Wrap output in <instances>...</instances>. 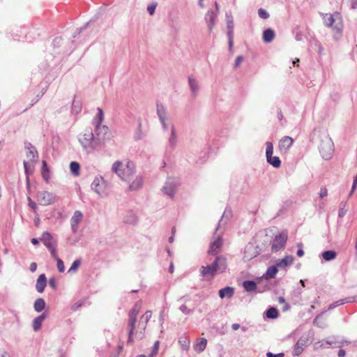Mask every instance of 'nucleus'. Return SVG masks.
Instances as JSON below:
<instances>
[{
	"mask_svg": "<svg viewBox=\"0 0 357 357\" xmlns=\"http://www.w3.org/2000/svg\"><path fill=\"white\" fill-rule=\"evenodd\" d=\"M321 15L322 16L324 25L332 29L334 38H340L343 29V23L340 14L335 12L333 14L321 13Z\"/></svg>",
	"mask_w": 357,
	"mask_h": 357,
	"instance_id": "nucleus-1",
	"label": "nucleus"
},
{
	"mask_svg": "<svg viewBox=\"0 0 357 357\" xmlns=\"http://www.w3.org/2000/svg\"><path fill=\"white\" fill-rule=\"evenodd\" d=\"M227 269L226 259L223 256H217L211 264L202 266L201 273L204 276L213 278L217 273H223Z\"/></svg>",
	"mask_w": 357,
	"mask_h": 357,
	"instance_id": "nucleus-2",
	"label": "nucleus"
},
{
	"mask_svg": "<svg viewBox=\"0 0 357 357\" xmlns=\"http://www.w3.org/2000/svg\"><path fill=\"white\" fill-rule=\"evenodd\" d=\"M112 170L122 180L129 181L135 172V165L132 162L128 161L123 167L122 162L118 160L112 165Z\"/></svg>",
	"mask_w": 357,
	"mask_h": 357,
	"instance_id": "nucleus-3",
	"label": "nucleus"
},
{
	"mask_svg": "<svg viewBox=\"0 0 357 357\" xmlns=\"http://www.w3.org/2000/svg\"><path fill=\"white\" fill-rule=\"evenodd\" d=\"M78 141L87 153H91L98 147L91 129H86L82 133L79 134Z\"/></svg>",
	"mask_w": 357,
	"mask_h": 357,
	"instance_id": "nucleus-4",
	"label": "nucleus"
},
{
	"mask_svg": "<svg viewBox=\"0 0 357 357\" xmlns=\"http://www.w3.org/2000/svg\"><path fill=\"white\" fill-rule=\"evenodd\" d=\"M319 149L324 159L328 160L331 158L334 151V146L332 139L328 135H324L321 137Z\"/></svg>",
	"mask_w": 357,
	"mask_h": 357,
	"instance_id": "nucleus-5",
	"label": "nucleus"
},
{
	"mask_svg": "<svg viewBox=\"0 0 357 357\" xmlns=\"http://www.w3.org/2000/svg\"><path fill=\"white\" fill-rule=\"evenodd\" d=\"M91 189L102 197L107 195V183L100 176L94 178L91 183Z\"/></svg>",
	"mask_w": 357,
	"mask_h": 357,
	"instance_id": "nucleus-6",
	"label": "nucleus"
},
{
	"mask_svg": "<svg viewBox=\"0 0 357 357\" xmlns=\"http://www.w3.org/2000/svg\"><path fill=\"white\" fill-rule=\"evenodd\" d=\"M95 127V139L99 146L109 138V128L102 125H96Z\"/></svg>",
	"mask_w": 357,
	"mask_h": 357,
	"instance_id": "nucleus-7",
	"label": "nucleus"
},
{
	"mask_svg": "<svg viewBox=\"0 0 357 357\" xmlns=\"http://www.w3.org/2000/svg\"><path fill=\"white\" fill-rule=\"evenodd\" d=\"M310 343L311 341L310 340L309 334H303L295 344L292 352L293 355L294 356H300L303 353L305 348L309 346Z\"/></svg>",
	"mask_w": 357,
	"mask_h": 357,
	"instance_id": "nucleus-8",
	"label": "nucleus"
},
{
	"mask_svg": "<svg viewBox=\"0 0 357 357\" xmlns=\"http://www.w3.org/2000/svg\"><path fill=\"white\" fill-rule=\"evenodd\" d=\"M57 197L55 194L47 191H40L37 193V201L40 205L47 206L56 202Z\"/></svg>",
	"mask_w": 357,
	"mask_h": 357,
	"instance_id": "nucleus-9",
	"label": "nucleus"
},
{
	"mask_svg": "<svg viewBox=\"0 0 357 357\" xmlns=\"http://www.w3.org/2000/svg\"><path fill=\"white\" fill-rule=\"evenodd\" d=\"M287 241V233L282 232L278 235H276L271 243V251L273 252H277L282 250L284 246Z\"/></svg>",
	"mask_w": 357,
	"mask_h": 357,
	"instance_id": "nucleus-10",
	"label": "nucleus"
},
{
	"mask_svg": "<svg viewBox=\"0 0 357 357\" xmlns=\"http://www.w3.org/2000/svg\"><path fill=\"white\" fill-rule=\"evenodd\" d=\"M178 184L177 179L169 178L163 186L162 190L164 193L172 197L174 195L175 190Z\"/></svg>",
	"mask_w": 357,
	"mask_h": 357,
	"instance_id": "nucleus-11",
	"label": "nucleus"
},
{
	"mask_svg": "<svg viewBox=\"0 0 357 357\" xmlns=\"http://www.w3.org/2000/svg\"><path fill=\"white\" fill-rule=\"evenodd\" d=\"M157 114L160 119V121L162 124V128L165 131L168 130V126L166 123V120L167 119V112L165 107L160 103H157L156 105Z\"/></svg>",
	"mask_w": 357,
	"mask_h": 357,
	"instance_id": "nucleus-12",
	"label": "nucleus"
},
{
	"mask_svg": "<svg viewBox=\"0 0 357 357\" xmlns=\"http://www.w3.org/2000/svg\"><path fill=\"white\" fill-rule=\"evenodd\" d=\"M26 158L29 162L33 163L38 160V154L34 146L30 142H25Z\"/></svg>",
	"mask_w": 357,
	"mask_h": 357,
	"instance_id": "nucleus-13",
	"label": "nucleus"
},
{
	"mask_svg": "<svg viewBox=\"0 0 357 357\" xmlns=\"http://www.w3.org/2000/svg\"><path fill=\"white\" fill-rule=\"evenodd\" d=\"M83 214L79 211H76L70 219V226L73 233H77L78 230V224L82 220Z\"/></svg>",
	"mask_w": 357,
	"mask_h": 357,
	"instance_id": "nucleus-14",
	"label": "nucleus"
},
{
	"mask_svg": "<svg viewBox=\"0 0 357 357\" xmlns=\"http://www.w3.org/2000/svg\"><path fill=\"white\" fill-rule=\"evenodd\" d=\"M40 241L44 243L47 249L56 246L57 241L54 239L52 234L48 231H44L40 237Z\"/></svg>",
	"mask_w": 357,
	"mask_h": 357,
	"instance_id": "nucleus-15",
	"label": "nucleus"
},
{
	"mask_svg": "<svg viewBox=\"0 0 357 357\" xmlns=\"http://www.w3.org/2000/svg\"><path fill=\"white\" fill-rule=\"evenodd\" d=\"M294 139L289 136L283 137L279 142L278 147L280 151L286 153L292 146Z\"/></svg>",
	"mask_w": 357,
	"mask_h": 357,
	"instance_id": "nucleus-16",
	"label": "nucleus"
},
{
	"mask_svg": "<svg viewBox=\"0 0 357 357\" xmlns=\"http://www.w3.org/2000/svg\"><path fill=\"white\" fill-rule=\"evenodd\" d=\"M217 13H215L213 10H209L206 13L204 20L207 24L209 31L211 32L215 24V19L217 17Z\"/></svg>",
	"mask_w": 357,
	"mask_h": 357,
	"instance_id": "nucleus-17",
	"label": "nucleus"
},
{
	"mask_svg": "<svg viewBox=\"0 0 357 357\" xmlns=\"http://www.w3.org/2000/svg\"><path fill=\"white\" fill-rule=\"evenodd\" d=\"M47 285V278L45 274H41L37 279L36 289L38 292L43 293Z\"/></svg>",
	"mask_w": 357,
	"mask_h": 357,
	"instance_id": "nucleus-18",
	"label": "nucleus"
},
{
	"mask_svg": "<svg viewBox=\"0 0 357 357\" xmlns=\"http://www.w3.org/2000/svg\"><path fill=\"white\" fill-rule=\"evenodd\" d=\"M294 262V257L291 255H287L283 259L276 261V265L279 268H284L287 266L291 265Z\"/></svg>",
	"mask_w": 357,
	"mask_h": 357,
	"instance_id": "nucleus-19",
	"label": "nucleus"
},
{
	"mask_svg": "<svg viewBox=\"0 0 357 357\" xmlns=\"http://www.w3.org/2000/svg\"><path fill=\"white\" fill-rule=\"evenodd\" d=\"M46 317V313L43 312L33 319L32 326L34 331H38L40 329L42 323L45 319Z\"/></svg>",
	"mask_w": 357,
	"mask_h": 357,
	"instance_id": "nucleus-20",
	"label": "nucleus"
},
{
	"mask_svg": "<svg viewBox=\"0 0 357 357\" xmlns=\"http://www.w3.org/2000/svg\"><path fill=\"white\" fill-rule=\"evenodd\" d=\"M219 296L221 298H230L234 294V288L231 287H226L219 290Z\"/></svg>",
	"mask_w": 357,
	"mask_h": 357,
	"instance_id": "nucleus-21",
	"label": "nucleus"
},
{
	"mask_svg": "<svg viewBox=\"0 0 357 357\" xmlns=\"http://www.w3.org/2000/svg\"><path fill=\"white\" fill-rule=\"evenodd\" d=\"M144 180L141 176H137L135 179L130 184L129 190L135 191L140 189L143 185Z\"/></svg>",
	"mask_w": 357,
	"mask_h": 357,
	"instance_id": "nucleus-22",
	"label": "nucleus"
},
{
	"mask_svg": "<svg viewBox=\"0 0 357 357\" xmlns=\"http://www.w3.org/2000/svg\"><path fill=\"white\" fill-rule=\"evenodd\" d=\"M188 82L192 96L196 97L199 89L197 81L192 76H190L188 77Z\"/></svg>",
	"mask_w": 357,
	"mask_h": 357,
	"instance_id": "nucleus-23",
	"label": "nucleus"
},
{
	"mask_svg": "<svg viewBox=\"0 0 357 357\" xmlns=\"http://www.w3.org/2000/svg\"><path fill=\"white\" fill-rule=\"evenodd\" d=\"M356 300H355V297H347V298H342V299H340L335 302H333V303H331L330 305H329V307L328 309L329 310H332L339 305H343V304H345V303H351V302H354Z\"/></svg>",
	"mask_w": 357,
	"mask_h": 357,
	"instance_id": "nucleus-24",
	"label": "nucleus"
},
{
	"mask_svg": "<svg viewBox=\"0 0 357 357\" xmlns=\"http://www.w3.org/2000/svg\"><path fill=\"white\" fill-rule=\"evenodd\" d=\"M206 344H207L206 339L202 337V338H200L199 340H198V341L194 344L193 347H194V349L197 353H201L204 351V349H206Z\"/></svg>",
	"mask_w": 357,
	"mask_h": 357,
	"instance_id": "nucleus-25",
	"label": "nucleus"
},
{
	"mask_svg": "<svg viewBox=\"0 0 357 357\" xmlns=\"http://www.w3.org/2000/svg\"><path fill=\"white\" fill-rule=\"evenodd\" d=\"M275 36V33L274 30L272 29H266L263 32V40L265 43H271L273 40Z\"/></svg>",
	"mask_w": 357,
	"mask_h": 357,
	"instance_id": "nucleus-26",
	"label": "nucleus"
},
{
	"mask_svg": "<svg viewBox=\"0 0 357 357\" xmlns=\"http://www.w3.org/2000/svg\"><path fill=\"white\" fill-rule=\"evenodd\" d=\"M222 240L221 237H218L215 241L211 243L208 253L209 254H215L217 252V250L220 248L222 245Z\"/></svg>",
	"mask_w": 357,
	"mask_h": 357,
	"instance_id": "nucleus-27",
	"label": "nucleus"
},
{
	"mask_svg": "<svg viewBox=\"0 0 357 357\" xmlns=\"http://www.w3.org/2000/svg\"><path fill=\"white\" fill-rule=\"evenodd\" d=\"M45 301L43 298H38L35 301L34 304H33V307L36 312H42L45 309Z\"/></svg>",
	"mask_w": 357,
	"mask_h": 357,
	"instance_id": "nucleus-28",
	"label": "nucleus"
},
{
	"mask_svg": "<svg viewBox=\"0 0 357 357\" xmlns=\"http://www.w3.org/2000/svg\"><path fill=\"white\" fill-rule=\"evenodd\" d=\"M243 286L246 291L252 292L257 289V284L252 280H245L243 283Z\"/></svg>",
	"mask_w": 357,
	"mask_h": 357,
	"instance_id": "nucleus-29",
	"label": "nucleus"
},
{
	"mask_svg": "<svg viewBox=\"0 0 357 357\" xmlns=\"http://www.w3.org/2000/svg\"><path fill=\"white\" fill-rule=\"evenodd\" d=\"M177 139L176 130L174 126L171 128V135L169 138V145L171 148L174 149L176 146Z\"/></svg>",
	"mask_w": 357,
	"mask_h": 357,
	"instance_id": "nucleus-30",
	"label": "nucleus"
},
{
	"mask_svg": "<svg viewBox=\"0 0 357 357\" xmlns=\"http://www.w3.org/2000/svg\"><path fill=\"white\" fill-rule=\"evenodd\" d=\"M321 255L325 261H329L336 258L337 252L335 250H326L323 252Z\"/></svg>",
	"mask_w": 357,
	"mask_h": 357,
	"instance_id": "nucleus-31",
	"label": "nucleus"
},
{
	"mask_svg": "<svg viewBox=\"0 0 357 357\" xmlns=\"http://www.w3.org/2000/svg\"><path fill=\"white\" fill-rule=\"evenodd\" d=\"M42 176L43 179L47 182L50 178V170L45 160L42 161Z\"/></svg>",
	"mask_w": 357,
	"mask_h": 357,
	"instance_id": "nucleus-32",
	"label": "nucleus"
},
{
	"mask_svg": "<svg viewBox=\"0 0 357 357\" xmlns=\"http://www.w3.org/2000/svg\"><path fill=\"white\" fill-rule=\"evenodd\" d=\"M267 162L275 168H278L281 165V160L278 156H273V155L270 157L266 158Z\"/></svg>",
	"mask_w": 357,
	"mask_h": 357,
	"instance_id": "nucleus-33",
	"label": "nucleus"
},
{
	"mask_svg": "<svg viewBox=\"0 0 357 357\" xmlns=\"http://www.w3.org/2000/svg\"><path fill=\"white\" fill-rule=\"evenodd\" d=\"M265 313H266V317L268 319H275L279 315L278 310H277V308H275L274 307H269L266 311Z\"/></svg>",
	"mask_w": 357,
	"mask_h": 357,
	"instance_id": "nucleus-34",
	"label": "nucleus"
},
{
	"mask_svg": "<svg viewBox=\"0 0 357 357\" xmlns=\"http://www.w3.org/2000/svg\"><path fill=\"white\" fill-rule=\"evenodd\" d=\"M70 172L74 176L79 175L80 165L77 162L73 161L70 163Z\"/></svg>",
	"mask_w": 357,
	"mask_h": 357,
	"instance_id": "nucleus-35",
	"label": "nucleus"
},
{
	"mask_svg": "<svg viewBox=\"0 0 357 357\" xmlns=\"http://www.w3.org/2000/svg\"><path fill=\"white\" fill-rule=\"evenodd\" d=\"M278 271V269L276 264L275 266H271L267 268L266 275L269 278H274Z\"/></svg>",
	"mask_w": 357,
	"mask_h": 357,
	"instance_id": "nucleus-36",
	"label": "nucleus"
},
{
	"mask_svg": "<svg viewBox=\"0 0 357 357\" xmlns=\"http://www.w3.org/2000/svg\"><path fill=\"white\" fill-rule=\"evenodd\" d=\"M97 110H98V114H97L96 118L93 120V122L94 126L102 125V122L103 121V117H104L103 110L100 107H98Z\"/></svg>",
	"mask_w": 357,
	"mask_h": 357,
	"instance_id": "nucleus-37",
	"label": "nucleus"
},
{
	"mask_svg": "<svg viewBox=\"0 0 357 357\" xmlns=\"http://www.w3.org/2000/svg\"><path fill=\"white\" fill-rule=\"evenodd\" d=\"M81 109L82 103L80 100H77L76 98H75L72 104V112L77 114L80 112Z\"/></svg>",
	"mask_w": 357,
	"mask_h": 357,
	"instance_id": "nucleus-38",
	"label": "nucleus"
},
{
	"mask_svg": "<svg viewBox=\"0 0 357 357\" xmlns=\"http://www.w3.org/2000/svg\"><path fill=\"white\" fill-rule=\"evenodd\" d=\"M128 342H132V335L134 333V330L135 328V323L128 322Z\"/></svg>",
	"mask_w": 357,
	"mask_h": 357,
	"instance_id": "nucleus-39",
	"label": "nucleus"
},
{
	"mask_svg": "<svg viewBox=\"0 0 357 357\" xmlns=\"http://www.w3.org/2000/svg\"><path fill=\"white\" fill-rule=\"evenodd\" d=\"M81 264V260L80 259H76L73 261V263L72 264L70 268H69L68 270V273H75L77 271L78 267L80 266Z\"/></svg>",
	"mask_w": 357,
	"mask_h": 357,
	"instance_id": "nucleus-40",
	"label": "nucleus"
},
{
	"mask_svg": "<svg viewBox=\"0 0 357 357\" xmlns=\"http://www.w3.org/2000/svg\"><path fill=\"white\" fill-rule=\"evenodd\" d=\"M266 158L268 156L271 157L273 154V145L271 142H267L266 143Z\"/></svg>",
	"mask_w": 357,
	"mask_h": 357,
	"instance_id": "nucleus-41",
	"label": "nucleus"
},
{
	"mask_svg": "<svg viewBox=\"0 0 357 357\" xmlns=\"http://www.w3.org/2000/svg\"><path fill=\"white\" fill-rule=\"evenodd\" d=\"M140 307V304L139 303H136L133 307L129 312V314L137 317Z\"/></svg>",
	"mask_w": 357,
	"mask_h": 357,
	"instance_id": "nucleus-42",
	"label": "nucleus"
},
{
	"mask_svg": "<svg viewBox=\"0 0 357 357\" xmlns=\"http://www.w3.org/2000/svg\"><path fill=\"white\" fill-rule=\"evenodd\" d=\"M229 47L231 50L233 47L234 30H227Z\"/></svg>",
	"mask_w": 357,
	"mask_h": 357,
	"instance_id": "nucleus-43",
	"label": "nucleus"
},
{
	"mask_svg": "<svg viewBox=\"0 0 357 357\" xmlns=\"http://www.w3.org/2000/svg\"><path fill=\"white\" fill-rule=\"evenodd\" d=\"M259 16L264 20L268 19L270 17L269 13L264 8H259L258 10Z\"/></svg>",
	"mask_w": 357,
	"mask_h": 357,
	"instance_id": "nucleus-44",
	"label": "nucleus"
},
{
	"mask_svg": "<svg viewBox=\"0 0 357 357\" xmlns=\"http://www.w3.org/2000/svg\"><path fill=\"white\" fill-rule=\"evenodd\" d=\"M151 317V311H146L140 319L141 322H144L145 324H147L150 318Z\"/></svg>",
	"mask_w": 357,
	"mask_h": 357,
	"instance_id": "nucleus-45",
	"label": "nucleus"
},
{
	"mask_svg": "<svg viewBox=\"0 0 357 357\" xmlns=\"http://www.w3.org/2000/svg\"><path fill=\"white\" fill-rule=\"evenodd\" d=\"M179 343L181 344V348L183 350L187 351L190 347V342L187 340H179Z\"/></svg>",
	"mask_w": 357,
	"mask_h": 357,
	"instance_id": "nucleus-46",
	"label": "nucleus"
},
{
	"mask_svg": "<svg viewBox=\"0 0 357 357\" xmlns=\"http://www.w3.org/2000/svg\"><path fill=\"white\" fill-rule=\"evenodd\" d=\"M57 262V268L60 273H63L65 271V266L63 261L61 259L56 260Z\"/></svg>",
	"mask_w": 357,
	"mask_h": 357,
	"instance_id": "nucleus-47",
	"label": "nucleus"
},
{
	"mask_svg": "<svg viewBox=\"0 0 357 357\" xmlns=\"http://www.w3.org/2000/svg\"><path fill=\"white\" fill-rule=\"evenodd\" d=\"M314 45L317 48V52L319 55L322 54V52L324 50V48L319 41L317 40H314Z\"/></svg>",
	"mask_w": 357,
	"mask_h": 357,
	"instance_id": "nucleus-48",
	"label": "nucleus"
},
{
	"mask_svg": "<svg viewBox=\"0 0 357 357\" xmlns=\"http://www.w3.org/2000/svg\"><path fill=\"white\" fill-rule=\"evenodd\" d=\"M24 167L26 174H29V173L32 172L31 167L30 165L31 162L24 161Z\"/></svg>",
	"mask_w": 357,
	"mask_h": 357,
	"instance_id": "nucleus-49",
	"label": "nucleus"
},
{
	"mask_svg": "<svg viewBox=\"0 0 357 357\" xmlns=\"http://www.w3.org/2000/svg\"><path fill=\"white\" fill-rule=\"evenodd\" d=\"M56 246H53L51 248H49L47 249L50 254H51V256L52 257L55 259V260H57L58 259H59L58 257H57V254H56Z\"/></svg>",
	"mask_w": 357,
	"mask_h": 357,
	"instance_id": "nucleus-50",
	"label": "nucleus"
},
{
	"mask_svg": "<svg viewBox=\"0 0 357 357\" xmlns=\"http://www.w3.org/2000/svg\"><path fill=\"white\" fill-rule=\"evenodd\" d=\"M356 187H357V174L354 177L351 190V192H350V193L349 195V197H351V195L354 193V192L355 191Z\"/></svg>",
	"mask_w": 357,
	"mask_h": 357,
	"instance_id": "nucleus-51",
	"label": "nucleus"
},
{
	"mask_svg": "<svg viewBox=\"0 0 357 357\" xmlns=\"http://www.w3.org/2000/svg\"><path fill=\"white\" fill-rule=\"evenodd\" d=\"M344 206H345V204H344L342 206H340L339 208L338 216L340 218H343L347 211V210L344 208Z\"/></svg>",
	"mask_w": 357,
	"mask_h": 357,
	"instance_id": "nucleus-52",
	"label": "nucleus"
},
{
	"mask_svg": "<svg viewBox=\"0 0 357 357\" xmlns=\"http://www.w3.org/2000/svg\"><path fill=\"white\" fill-rule=\"evenodd\" d=\"M49 285L50 287H52L53 289H56V287H57V284H56V279L54 278H51L50 280H49Z\"/></svg>",
	"mask_w": 357,
	"mask_h": 357,
	"instance_id": "nucleus-53",
	"label": "nucleus"
},
{
	"mask_svg": "<svg viewBox=\"0 0 357 357\" xmlns=\"http://www.w3.org/2000/svg\"><path fill=\"white\" fill-rule=\"evenodd\" d=\"M155 8H156V4H151V5L148 6L147 10L151 15H153L154 14Z\"/></svg>",
	"mask_w": 357,
	"mask_h": 357,
	"instance_id": "nucleus-54",
	"label": "nucleus"
},
{
	"mask_svg": "<svg viewBox=\"0 0 357 357\" xmlns=\"http://www.w3.org/2000/svg\"><path fill=\"white\" fill-rule=\"evenodd\" d=\"M180 310L185 314H189L191 313V310H189L186 305H182L180 307H179Z\"/></svg>",
	"mask_w": 357,
	"mask_h": 357,
	"instance_id": "nucleus-55",
	"label": "nucleus"
},
{
	"mask_svg": "<svg viewBox=\"0 0 357 357\" xmlns=\"http://www.w3.org/2000/svg\"><path fill=\"white\" fill-rule=\"evenodd\" d=\"M252 249H254V245H248L246 246L245 250V257H247L248 259H251L252 257V256L247 255L248 254V252L252 250Z\"/></svg>",
	"mask_w": 357,
	"mask_h": 357,
	"instance_id": "nucleus-56",
	"label": "nucleus"
},
{
	"mask_svg": "<svg viewBox=\"0 0 357 357\" xmlns=\"http://www.w3.org/2000/svg\"><path fill=\"white\" fill-rule=\"evenodd\" d=\"M284 353H278V354H273L272 352H267L266 353V356L267 357H284Z\"/></svg>",
	"mask_w": 357,
	"mask_h": 357,
	"instance_id": "nucleus-57",
	"label": "nucleus"
},
{
	"mask_svg": "<svg viewBox=\"0 0 357 357\" xmlns=\"http://www.w3.org/2000/svg\"><path fill=\"white\" fill-rule=\"evenodd\" d=\"M158 347H159V341H156L153 347V349L151 351L152 356L157 354V352L158 351Z\"/></svg>",
	"mask_w": 357,
	"mask_h": 357,
	"instance_id": "nucleus-58",
	"label": "nucleus"
},
{
	"mask_svg": "<svg viewBox=\"0 0 357 357\" xmlns=\"http://www.w3.org/2000/svg\"><path fill=\"white\" fill-rule=\"evenodd\" d=\"M243 56H241V55L238 56L235 59L234 68H237L241 64V63L243 61Z\"/></svg>",
	"mask_w": 357,
	"mask_h": 357,
	"instance_id": "nucleus-59",
	"label": "nucleus"
},
{
	"mask_svg": "<svg viewBox=\"0 0 357 357\" xmlns=\"http://www.w3.org/2000/svg\"><path fill=\"white\" fill-rule=\"evenodd\" d=\"M29 206L34 211H36L37 208L36 204L32 201V199L29 197H28Z\"/></svg>",
	"mask_w": 357,
	"mask_h": 357,
	"instance_id": "nucleus-60",
	"label": "nucleus"
},
{
	"mask_svg": "<svg viewBox=\"0 0 357 357\" xmlns=\"http://www.w3.org/2000/svg\"><path fill=\"white\" fill-rule=\"evenodd\" d=\"M327 195H328V192H327L326 188H321L320 190V192H319L320 197L324 198V197H326Z\"/></svg>",
	"mask_w": 357,
	"mask_h": 357,
	"instance_id": "nucleus-61",
	"label": "nucleus"
},
{
	"mask_svg": "<svg viewBox=\"0 0 357 357\" xmlns=\"http://www.w3.org/2000/svg\"><path fill=\"white\" fill-rule=\"evenodd\" d=\"M227 30H234V22L233 20H227Z\"/></svg>",
	"mask_w": 357,
	"mask_h": 357,
	"instance_id": "nucleus-62",
	"label": "nucleus"
},
{
	"mask_svg": "<svg viewBox=\"0 0 357 357\" xmlns=\"http://www.w3.org/2000/svg\"><path fill=\"white\" fill-rule=\"evenodd\" d=\"M36 268H37V264L35 262H32L30 264V268H29L31 272H32V273L35 272Z\"/></svg>",
	"mask_w": 357,
	"mask_h": 357,
	"instance_id": "nucleus-63",
	"label": "nucleus"
},
{
	"mask_svg": "<svg viewBox=\"0 0 357 357\" xmlns=\"http://www.w3.org/2000/svg\"><path fill=\"white\" fill-rule=\"evenodd\" d=\"M0 357H10V356L7 351L0 349Z\"/></svg>",
	"mask_w": 357,
	"mask_h": 357,
	"instance_id": "nucleus-64",
	"label": "nucleus"
}]
</instances>
